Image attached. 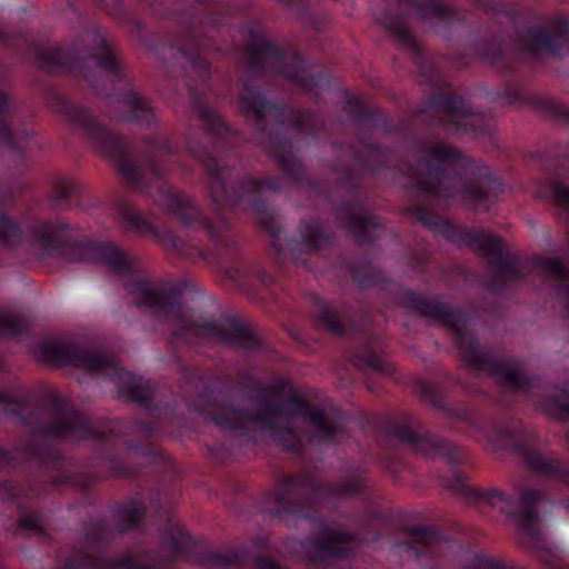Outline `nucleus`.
I'll return each mask as SVG.
<instances>
[{"label":"nucleus","instance_id":"f257e3e1","mask_svg":"<svg viewBox=\"0 0 569 569\" xmlns=\"http://www.w3.org/2000/svg\"><path fill=\"white\" fill-rule=\"evenodd\" d=\"M151 10L173 24L166 43L160 48L153 37L146 39L140 23L136 24V31L143 46L171 72L179 64L192 113L201 124L199 129L188 130L186 150L204 169L209 196L216 204L213 217L207 216L196 201L163 178L169 170L164 158L180 152L169 138L158 133L142 137L138 163L134 149L126 138L110 131L89 108L70 102L56 89L48 97L49 107L72 123L100 154L111 160L129 188L152 198L181 226L203 232L208 243L193 237L181 239L169 228L156 226L130 202L118 200L114 212L122 232L141 238L151 236L164 251L182 259L216 262L242 290L254 282L271 289L274 277L260 263L241 254L239 239L223 213L224 209L243 210L256 216L279 259L301 261L312 269L308 259L332 247L335 234L317 220L302 219L299 238L282 242V228L276 211L262 197L266 191L281 190L282 178L258 179L234 173L236 164L240 162L237 150L240 133L212 106L216 94L210 87L209 59L222 54L216 36L232 18V6L226 0H171Z\"/></svg>","mask_w":569,"mask_h":569},{"label":"nucleus","instance_id":"f03ea898","mask_svg":"<svg viewBox=\"0 0 569 569\" xmlns=\"http://www.w3.org/2000/svg\"><path fill=\"white\" fill-rule=\"evenodd\" d=\"M34 353L47 363L69 365L108 378L121 398L147 415L144 420L92 419L60 392L40 399L27 391L10 395L0 389V415L18 418L31 432L29 440L11 450L0 446V471L37 472L24 481L2 479L0 499L17 506L20 531L46 537L48 519L33 499L49 487L70 486L87 492L104 477L138 478L146 471L134 460L157 470L164 467L166 457L154 440L171 432L176 408L156 402L151 381L121 368L112 353L81 348L72 340L40 341Z\"/></svg>","mask_w":569,"mask_h":569},{"label":"nucleus","instance_id":"7ed1b4c3","mask_svg":"<svg viewBox=\"0 0 569 569\" xmlns=\"http://www.w3.org/2000/svg\"><path fill=\"white\" fill-rule=\"evenodd\" d=\"M10 187L0 186V247L13 249L24 240L28 247L41 258H59L67 262H99L113 273L121 276L126 290L136 296L139 307L147 308L157 317L177 319L173 335L190 341L218 340L237 350L254 351L261 340L251 329L233 317L221 321L193 319L182 312L181 298L188 289L187 280L151 282L118 244L111 241H92L82 237L78 229L60 219H39L27 227L24 232L20 222L3 212L13 201Z\"/></svg>","mask_w":569,"mask_h":569},{"label":"nucleus","instance_id":"20e7f679","mask_svg":"<svg viewBox=\"0 0 569 569\" xmlns=\"http://www.w3.org/2000/svg\"><path fill=\"white\" fill-rule=\"evenodd\" d=\"M411 170V192L416 199L408 208L422 226L440 233L451 243L466 246L475 252L492 258L489 262L493 291L509 289L523 278L516 257L505 250L502 238L485 230L457 226L435 212L441 201L460 200L472 210H488L491 198L503 190L501 179L490 167L466 156L452 146L440 142L422 143Z\"/></svg>","mask_w":569,"mask_h":569},{"label":"nucleus","instance_id":"39448f33","mask_svg":"<svg viewBox=\"0 0 569 569\" xmlns=\"http://www.w3.org/2000/svg\"><path fill=\"white\" fill-rule=\"evenodd\" d=\"M240 33L246 39V68L252 79H243L239 92V107L252 121L257 132L254 141L271 157L286 179L295 183L311 184L308 172L288 138L286 126L313 139L327 132L321 116L311 109H296L289 103L269 99L253 79L280 77L306 93L328 84L326 71L311 73V64L297 50L277 46L267 34L260 20L242 23Z\"/></svg>","mask_w":569,"mask_h":569},{"label":"nucleus","instance_id":"423d86ee","mask_svg":"<svg viewBox=\"0 0 569 569\" xmlns=\"http://www.w3.org/2000/svg\"><path fill=\"white\" fill-rule=\"evenodd\" d=\"M189 382L197 390L196 395H187L189 409L208 416L226 432V439L209 449L218 461L236 457L239 453L236 447L254 445V427L268 431L284 449L297 450L299 441L288 423L295 417L307 419L316 428L319 441L336 443L343 432V428L331 422L320 407L306 400L290 379L280 378L273 385L259 387L253 398L259 405L250 408H240L232 401L218 406L213 389L204 379L190 377Z\"/></svg>","mask_w":569,"mask_h":569},{"label":"nucleus","instance_id":"0eeeda50","mask_svg":"<svg viewBox=\"0 0 569 569\" xmlns=\"http://www.w3.org/2000/svg\"><path fill=\"white\" fill-rule=\"evenodd\" d=\"M345 111L355 124L358 144L335 142L338 161L333 170L341 199L332 207L339 227L346 229L358 246H373L387 232L382 219L358 211L366 207L367 197L361 186L363 177H375L390 169V152L378 143L370 142L373 131L395 133L398 126L385 113L369 108L360 98L349 97Z\"/></svg>","mask_w":569,"mask_h":569},{"label":"nucleus","instance_id":"6e6552de","mask_svg":"<svg viewBox=\"0 0 569 569\" xmlns=\"http://www.w3.org/2000/svg\"><path fill=\"white\" fill-rule=\"evenodd\" d=\"M368 480L357 469L340 480L320 481L310 472L289 473L279 478L263 496L266 512L271 518L312 521L321 533L307 538L302 548L311 565L323 567L356 555L358 535L342 526H332L323 519L320 509L338 507L340 499L358 496L367 498Z\"/></svg>","mask_w":569,"mask_h":569},{"label":"nucleus","instance_id":"1a4fd4ad","mask_svg":"<svg viewBox=\"0 0 569 569\" xmlns=\"http://www.w3.org/2000/svg\"><path fill=\"white\" fill-rule=\"evenodd\" d=\"M36 63L46 72L70 73L108 101L107 116L119 122L149 128L154 121L150 101L141 96L128 68L117 58L106 34L88 24L68 49L40 48Z\"/></svg>","mask_w":569,"mask_h":569},{"label":"nucleus","instance_id":"9d476101","mask_svg":"<svg viewBox=\"0 0 569 569\" xmlns=\"http://www.w3.org/2000/svg\"><path fill=\"white\" fill-rule=\"evenodd\" d=\"M381 432L388 440L396 439L411 445L417 451L430 458H442L449 467L450 475L445 485L462 496L471 505H488L500 508L507 518L513 521L528 546L536 550L543 548L545 541L539 530L541 517L538 512L545 492L526 489L519 499L498 489L473 488L459 466L466 460L463 449L446 438L431 432L413 413H402L396 418H386L381 422Z\"/></svg>","mask_w":569,"mask_h":569},{"label":"nucleus","instance_id":"9b49d317","mask_svg":"<svg viewBox=\"0 0 569 569\" xmlns=\"http://www.w3.org/2000/svg\"><path fill=\"white\" fill-rule=\"evenodd\" d=\"M467 387L460 377L445 372L439 381L418 380L415 391L421 401L430 405L445 418L466 422L477 429L487 445L496 451H511L535 473L555 485L569 489V465L553 453L545 455L541 440L517 419L492 423L480 417L465 402L449 403L446 401L448 385ZM552 507L561 506L569 509V496L559 500L548 499Z\"/></svg>","mask_w":569,"mask_h":569},{"label":"nucleus","instance_id":"f8f14e48","mask_svg":"<svg viewBox=\"0 0 569 569\" xmlns=\"http://www.w3.org/2000/svg\"><path fill=\"white\" fill-rule=\"evenodd\" d=\"M395 303L436 319L450 330L461 358L470 370L485 371L503 387L515 391H529L533 387V379L526 373L519 360L498 359L492 348L480 345L475 332L468 328V313L459 308H451L441 300V296H425L415 289L398 287Z\"/></svg>","mask_w":569,"mask_h":569},{"label":"nucleus","instance_id":"ddd939ff","mask_svg":"<svg viewBox=\"0 0 569 569\" xmlns=\"http://www.w3.org/2000/svg\"><path fill=\"white\" fill-rule=\"evenodd\" d=\"M411 16L428 23L437 34L448 38L456 27L468 23L469 13L447 6L445 0H391L377 14V21L389 31L397 44L410 52L423 81L436 86L438 69L409 30Z\"/></svg>","mask_w":569,"mask_h":569},{"label":"nucleus","instance_id":"4468645a","mask_svg":"<svg viewBox=\"0 0 569 569\" xmlns=\"http://www.w3.org/2000/svg\"><path fill=\"white\" fill-rule=\"evenodd\" d=\"M311 318L315 325L336 337H357L360 346L351 355V363L362 371H388L379 355L380 343L371 328V315L365 307H355L345 300H329L310 296Z\"/></svg>","mask_w":569,"mask_h":569},{"label":"nucleus","instance_id":"2eb2a0df","mask_svg":"<svg viewBox=\"0 0 569 569\" xmlns=\"http://www.w3.org/2000/svg\"><path fill=\"white\" fill-rule=\"evenodd\" d=\"M415 120L427 128L440 126L459 136L485 137L492 129L490 119L471 107L465 96L441 88L419 102Z\"/></svg>","mask_w":569,"mask_h":569},{"label":"nucleus","instance_id":"dca6fc26","mask_svg":"<svg viewBox=\"0 0 569 569\" xmlns=\"http://www.w3.org/2000/svg\"><path fill=\"white\" fill-rule=\"evenodd\" d=\"M552 29L543 26H528L522 44L527 52L535 56L542 50L552 56L569 48V17L557 14L551 20Z\"/></svg>","mask_w":569,"mask_h":569},{"label":"nucleus","instance_id":"f3484780","mask_svg":"<svg viewBox=\"0 0 569 569\" xmlns=\"http://www.w3.org/2000/svg\"><path fill=\"white\" fill-rule=\"evenodd\" d=\"M409 539L408 551L418 560L445 557L451 546V541L431 526H411Z\"/></svg>","mask_w":569,"mask_h":569},{"label":"nucleus","instance_id":"a211bd4d","mask_svg":"<svg viewBox=\"0 0 569 569\" xmlns=\"http://www.w3.org/2000/svg\"><path fill=\"white\" fill-rule=\"evenodd\" d=\"M501 97L510 106L528 102L543 114L569 123V106L549 97L528 96L519 83H508L501 92Z\"/></svg>","mask_w":569,"mask_h":569},{"label":"nucleus","instance_id":"6ab92c4d","mask_svg":"<svg viewBox=\"0 0 569 569\" xmlns=\"http://www.w3.org/2000/svg\"><path fill=\"white\" fill-rule=\"evenodd\" d=\"M477 57L489 62L500 73L510 76L517 69L518 53L508 49L502 38L492 34L473 47Z\"/></svg>","mask_w":569,"mask_h":569},{"label":"nucleus","instance_id":"aec40b11","mask_svg":"<svg viewBox=\"0 0 569 569\" xmlns=\"http://www.w3.org/2000/svg\"><path fill=\"white\" fill-rule=\"evenodd\" d=\"M8 111L9 97L0 88V146L23 156L27 143L34 136V131L28 128L13 131L7 119Z\"/></svg>","mask_w":569,"mask_h":569},{"label":"nucleus","instance_id":"412c9836","mask_svg":"<svg viewBox=\"0 0 569 569\" xmlns=\"http://www.w3.org/2000/svg\"><path fill=\"white\" fill-rule=\"evenodd\" d=\"M335 266L349 271L360 289L376 287L381 281L380 272L367 257L340 256Z\"/></svg>","mask_w":569,"mask_h":569},{"label":"nucleus","instance_id":"4be33fe9","mask_svg":"<svg viewBox=\"0 0 569 569\" xmlns=\"http://www.w3.org/2000/svg\"><path fill=\"white\" fill-rule=\"evenodd\" d=\"M472 6L492 18L503 17L515 22L517 8L513 3L500 0H472Z\"/></svg>","mask_w":569,"mask_h":569},{"label":"nucleus","instance_id":"5701e85b","mask_svg":"<svg viewBox=\"0 0 569 569\" xmlns=\"http://www.w3.org/2000/svg\"><path fill=\"white\" fill-rule=\"evenodd\" d=\"M27 330V323L23 318L14 313L0 310V336L4 338H14Z\"/></svg>","mask_w":569,"mask_h":569},{"label":"nucleus","instance_id":"b1692460","mask_svg":"<svg viewBox=\"0 0 569 569\" xmlns=\"http://www.w3.org/2000/svg\"><path fill=\"white\" fill-rule=\"evenodd\" d=\"M79 191V186L70 178H59L56 180L52 188V198L59 203L63 204L71 200Z\"/></svg>","mask_w":569,"mask_h":569},{"label":"nucleus","instance_id":"393cba45","mask_svg":"<svg viewBox=\"0 0 569 569\" xmlns=\"http://www.w3.org/2000/svg\"><path fill=\"white\" fill-rule=\"evenodd\" d=\"M546 405L559 419H569V390L557 389L547 398Z\"/></svg>","mask_w":569,"mask_h":569},{"label":"nucleus","instance_id":"a878e982","mask_svg":"<svg viewBox=\"0 0 569 569\" xmlns=\"http://www.w3.org/2000/svg\"><path fill=\"white\" fill-rule=\"evenodd\" d=\"M466 569H523L515 568L503 560L489 556L482 552H478L473 556Z\"/></svg>","mask_w":569,"mask_h":569},{"label":"nucleus","instance_id":"bb28decb","mask_svg":"<svg viewBox=\"0 0 569 569\" xmlns=\"http://www.w3.org/2000/svg\"><path fill=\"white\" fill-rule=\"evenodd\" d=\"M430 253L431 251L426 248L415 252L409 259V266L419 273H427L430 267Z\"/></svg>","mask_w":569,"mask_h":569},{"label":"nucleus","instance_id":"cd10ccee","mask_svg":"<svg viewBox=\"0 0 569 569\" xmlns=\"http://www.w3.org/2000/svg\"><path fill=\"white\" fill-rule=\"evenodd\" d=\"M541 561L548 569H566L562 561L549 552H546L542 556Z\"/></svg>","mask_w":569,"mask_h":569},{"label":"nucleus","instance_id":"c85d7f7f","mask_svg":"<svg viewBox=\"0 0 569 569\" xmlns=\"http://www.w3.org/2000/svg\"><path fill=\"white\" fill-rule=\"evenodd\" d=\"M0 42L3 43L4 46H9L11 42L10 36L2 30H0Z\"/></svg>","mask_w":569,"mask_h":569},{"label":"nucleus","instance_id":"c756f323","mask_svg":"<svg viewBox=\"0 0 569 569\" xmlns=\"http://www.w3.org/2000/svg\"><path fill=\"white\" fill-rule=\"evenodd\" d=\"M68 4L76 13H78V10L74 8V4L71 0H68Z\"/></svg>","mask_w":569,"mask_h":569},{"label":"nucleus","instance_id":"7c9ffc66","mask_svg":"<svg viewBox=\"0 0 569 569\" xmlns=\"http://www.w3.org/2000/svg\"><path fill=\"white\" fill-rule=\"evenodd\" d=\"M557 166L563 167V162L562 161H558Z\"/></svg>","mask_w":569,"mask_h":569}]
</instances>
